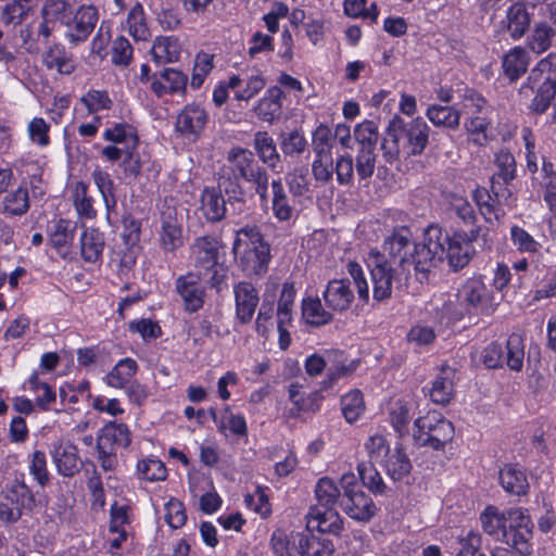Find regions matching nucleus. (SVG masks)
<instances>
[{"mask_svg":"<svg viewBox=\"0 0 556 556\" xmlns=\"http://www.w3.org/2000/svg\"><path fill=\"white\" fill-rule=\"evenodd\" d=\"M446 241L447 233L437 224L427 227L422 244L414 243L412 233L406 228L395 231L384 241V253L369 255L374 299L378 302L389 299L393 281L406 282L412 266L420 282L427 279L431 269L443 262Z\"/></svg>","mask_w":556,"mask_h":556,"instance_id":"1","label":"nucleus"},{"mask_svg":"<svg viewBox=\"0 0 556 556\" xmlns=\"http://www.w3.org/2000/svg\"><path fill=\"white\" fill-rule=\"evenodd\" d=\"M430 128L421 117L405 121L395 115L388 125L387 138L380 143L382 156L392 164L399 159L401 147L408 155H420L429 141Z\"/></svg>","mask_w":556,"mask_h":556,"instance_id":"2","label":"nucleus"},{"mask_svg":"<svg viewBox=\"0 0 556 556\" xmlns=\"http://www.w3.org/2000/svg\"><path fill=\"white\" fill-rule=\"evenodd\" d=\"M232 253L247 276L261 277L267 273L271 258L270 245L256 226H245L236 231Z\"/></svg>","mask_w":556,"mask_h":556,"instance_id":"3","label":"nucleus"},{"mask_svg":"<svg viewBox=\"0 0 556 556\" xmlns=\"http://www.w3.org/2000/svg\"><path fill=\"white\" fill-rule=\"evenodd\" d=\"M341 488L328 477L320 478L316 484L315 493L318 506L309 511V516L318 521L317 528L324 533L338 534L342 530V520L333 506L342 496Z\"/></svg>","mask_w":556,"mask_h":556,"instance_id":"4","label":"nucleus"},{"mask_svg":"<svg viewBox=\"0 0 556 556\" xmlns=\"http://www.w3.org/2000/svg\"><path fill=\"white\" fill-rule=\"evenodd\" d=\"M36 506L35 494L23 476L7 483L0 493V519L5 522H15L23 515H31Z\"/></svg>","mask_w":556,"mask_h":556,"instance_id":"5","label":"nucleus"},{"mask_svg":"<svg viewBox=\"0 0 556 556\" xmlns=\"http://www.w3.org/2000/svg\"><path fill=\"white\" fill-rule=\"evenodd\" d=\"M413 438L418 446L443 451L455 434L453 424L437 412L428 413L415 420Z\"/></svg>","mask_w":556,"mask_h":556,"instance_id":"6","label":"nucleus"},{"mask_svg":"<svg viewBox=\"0 0 556 556\" xmlns=\"http://www.w3.org/2000/svg\"><path fill=\"white\" fill-rule=\"evenodd\" d=\"M339 483L342 490L340 507L350 518L368 522L376 515L377 506L359 486L358 478L353 472H346Z\"/></svg>","mask_w":556,"mask_h":556,"instance_id":"7","label":"nucleus"},{"mask_svg":"<svg viewBox=\"0 0 556 556\" xmlns=\"http://www.w3.org/2000/svg\"><path fill=\"white\" fill-rule=\"evenodd\" d=\"M548 61L541 60L520 88V93L525 97H530L535 91L531 110L539 114L548 109L556 96V79L551 76Z\"/></svg>","mask_w":556,"mask_h":556,"instance_id":"8","label":"nucleus"},{"mask_svg":"<svg viewBox=\"0 0 556 556\" xmlns=\"http://www.w3.org/2000/svg\"><path fill=\"white\" fill-rule=\"evenodd\" d=\"M377 154L372 150H359L355 159L345 153L336 161L334 172L337 181L342 186H352L356 173L359 181L372 177L376 168Z\"/></svg>","mask_w":556,"mask_h":556,"instance_id":"9","label":"nucleus"},{"mask_svg":"<svg viewBox=\"0 0 556 556\" xmlns=\"http://www.w3.org/2000/svg\"><path fill=\"white\" fill-rule=\"evenodd\" d=\"M480 231V227H473L468 232L456 231L452 237L447 235L444 258H447L448 265L454 271H458L469 264L476 253L472 243L479 238Z\"/></svg>","mask_w":556,"mask_h":556,"instance_id":"10","label":"nucleus"},{"mask_svg":"<svg viewBox=\"0 0 556 556\" xmlns=\"http://www.w3.org/2000/svg\"><path fill=\"white\" fill-rule=\"evenodd\" d=\"M99 21L98 8L81 4L65 20V37L72 45L87 40Z\"/></svg>","mask_w":556,"mask_h":556,"instance_id":"11","label":"nucleus"},{"mask_svg":"<svg viewBox=\"0 0 556 556\" xmlns=\"http://www.w3.org/2000/svg\"><path fill=\"white\" fill-rule=\"evenodd\" d=\"M227 165L220 173L235 177L239 181L242 179L247 182L254 180L266 169L255 160L254 153L250 150L235 147L227 152Z\"/></svg>","mask_w":556,"mask_h":556,"instance_id":"12","label":"nucleus"},{"mask_svg":"<svg viewBox=\"0 0 556 556\" xmlns=\"http://www.w3.org/2000/svg\"><path fill=\"white\" fill-rule=\"evenodd\" d=\"M507 525V545L521 554L528 552V541L532 536L533 523L527 509L521 507L505 509Z\"/></svg>","mask_w":556,"mask_h":556,"instance_id":"13","label":"nucleus"},{"mask_svg":"<svg viewBox=\"0 0 556 556\" xmlns=\"http://www.w3.org/2000/svg\"><path fill=\"white\" fill-rule=\"evenodd\" d=\"M207 123V113L199 104L186 105L177 115L175 129L180 136L195 141Z\"/></svg>","mask_w":556,"mask_h":556,"instance_id":"14","label":"nucleus"},{"mask_svg":"<svg viewBox=\"0 0 556 556\" xmlns=\"http://www.w3.org/2000/svg\"><path fill=\"white\" fill-rule=\"evenodd\" d=\"M175 287L184 301L186 311L194 313L203 306L205 290L201 285L200 274L188 273L179 276L176 279Z\"/></svg>","mask_w":556,"mask_h":556,"instance_id":"15","label":"nucleus"},{"mask_svg":"<svg viewBox=\"0 0 556 556\" xmlns=\"http://www.w3.org/2000/svg\"><path fill=\"white\" fill-rule=\"evenodd\" d=\"M291 547L300 556H332L333 544L328 540H319L307 532L291 531L287 533Z\"/></svg>","mask_w":556,"mask_h":556,"instance_id":"16","label":"nucleus"},{"mask_svg":"<svg viewBox=\"0 0 556 556\" xmlns=\"http://www.w3.org/2000/svg\"><path fill=\"white\" fill-rule=\"evenodd\" d=\"M233 294L236 301V318L240 324H249L260 303V296L256 288L247 281L235 285Z\"/></svg>","mask_w":556,"mask_h":556,"instance_id":"17","label":"nucleus"},{"mask_svg":"<svg viewBox=\"0 0 556 556\" xmlns=\"http://www.w3.org/2000/svg\"><path fill=\"white\" fill-rule=\"evenodd\" d=\"M217 189L226 199L229 215L237 216L245 211V191L238 179L219 172Z\"/></svg>","mask_w":556,"mask_h":556,"instance_id":"18","label":"nucleus"},{"mask_svg":"<svg viewBox=\"0 0 556 556\" xmlns=\"http://www.w3.org/2000/svg\"><path fill=\"white\" fill-rule=\"evenodd\" d=\"M323 296L326 305L336 312L349 309L354 300V293L349 279H333L329 281Z\"/></svg>","mask_w":556,"mask_h":556,"instance_id":"19","label":"nucleus"},{"mask_svg":"<svg viewBox=\"0 0 556 556\" xmlns=\"http://www.w3.org/2000/svg\"><path fill=\"white\" fill-rule=\"evenodd\" d=\"M161 247L166 252H173L182 245V229L174 208H168L161 216Z\"/></svg>","mask_w":556,"mask_h":556,"instance_id":"20","label":"nucleus"},{"mask_svg":"<svg viewBox=\"0 0 556 556\" xmlns=\"http://www.w3.org/2000/svg\"><path fill=\"white\" fill-rule=\"evenodd\" d=\"M131 442L130 431L125 424L116 421L108 422L100 431L97 439V448H126Z\"/></svg>","mask_w":556,"mask_h":556,"instance_id":"21","label":"nucleus"},{"mask_svg":"<svg viewBox=\"0 0 556 556\" xmlns=\"http://www.w3.org/2000/svg\"><path fill=\"white\" fill-rule=\"evenodd\" d=\"M480 522L483 531L497 541L507 544V525L505 510L489 505L480 514Z\"/></svg>","mask_w":556,"mask_h":556,"instance_id":"22","label":"nucleus"},{"mask_svg":"<svg viewBox=\"0 0 556 556\" xmlns=\"http://www.w3.org/2000/svg\"><path fill=\"white\" fill-rule=\"evenodd\" d=\"M75 224L71 220L60 218L48 228L50 244L58 253L65 257L75 236Z\"/></svg>","mask_w":556,"mask_h":556,"instance_id":"23","label":"nucleus"},{"mask_svg":"<svg viewBox=\"0 0 556 556\" xmlns=\"http://www.w3.org/2000/svg\"><path fill=\"white\" fill-rule=\"evenodd\" d=\"M201 211L205 218L212 223L223 220L229 214L226 199L215 188H205L201 195Z\"/></svg>","mask_w":556,"mask_h":556,"instance_id":"24","label":"nucleus"},{"mask_svg":"<svg viewBox=\"0 0 556 556\" xmlns=\"http://www.w3.org/2000/svg\"><path fill=\"white\" fill-rule=\"evenodd\" d=\"M506 29L514 40L520 39L529 29L531 14L523 2H514L506 11Z\"/></svg>","mask_w":556,"mask_h":556,"instance_id":"25","label":"nucleus"},{"mask_svg":"<svg viewBox=\"0 0 556 556\" xmlns=\"http://www.w3.org/2000/svg\"><path fill=\"white\" fill-rule=\"evenodd\" d=\"M53 460L60 475L73 477L80 469L77 447L73 444H59L53 451Z\"/></svg>","mask_w":556,"mask_h":556,"instance_id":"26","label":"nucleus"},{"mask_svg":"<svg viewBox=\"0 0 556 556\" xmlns=\"http://www.w3.org/2000/svg\"><path fill=\"white\" fill-rule=\"evenodd\" d=\"M530 56L522 47H514L502 58V67L510 81L518 80L528 70Z\"/></svg>","mask_w":556,"mask_h":556,"instance_id":"27","label":"nucleus"},{"mask_svg":"<svg viewBox=\"0 0 556 556\" xmlns=\"http://www.w3.org/2000/svg\"><path fill=\"white\" fill-rule=\"evenodd\" d=\"M80 255L87 263L101 260L104 250V236L97 228H86L80 235Z\"/></svg>","mask_w":556,"mask_h":556,"instance_id":"28","label":"nucleus"},{"mask_svg":"<svg viewBox=\"0 0 556 556\" xmlns=\"http://www.w3.org/2000/svg\"><path fill=\"white\" fill-rule=\"evenodd\" d=\"M219 242L211 236L200 237L193 245L195 266L213 269L217 265Z\"/></svg>","mask_w":556,"mask_h":556,"instance_id":"29","label":"nucleus"},{"mask_svg":"<svg viewBox=\"0 0 556 556\" xmlns=\"http://www.w3.org/2000/svg\"><path fill=\"white\" fill-rule=\"evenodd\" d=\"M500 482L506 492L515 495H523L529 489L526 472L517 465L504 466L500 470Z\"/></svg>","mask_w":556,"mask_h":556,"instance_id":"30","label":"nucleus"},{"mask_svg":"<svg viewBox=\"0 0 556 556\" xmlns=\"http://www.w3.org/2000/svg\"><path fill=\"white\" fill-rule=\"evenodd\" d=\"M463 302L477 312H486L489 302V291L480 279H469L462 290Z\"/></svg>","mask_w":556,"mask_h":556,"instance_id":"31","label":"nucleus"},{"mask_svg":"<svg viewBox=\"0 0 556 556\" xmlns=\"http://www.w3.org/2000/svg\"><path fill=\"white\" fill-rule=\"evenodd\" d=\"M253 147L260 160L270 167L276 169L280 164L281 157L277 151L276 143L273 137L267 131H256L254 134Z\"/></svg>","mask_w":556,"mask_h":556,"instance_id":"32","label":"nucleus"},{"mask_svg":"<svg viewBox=\"0 0 556 556\" xmlns=\"http://www.w3.org/2000/svg\"><path fill=\"white\" fill-rule=\"evenodd\" d=\"M454 370L450 367H443L441 374L432 382L430 389V399L439 405H446L454 394Z\"/></svg>","mask_w":556,"mask_h":556,"instance_id":"33","label":"nucleus"},{"mask_svg":"<svg viewBox=\"0 0 556 556\" xmlns=\"http://www.w3.org/2000/svg\"><path fill=\"white\" fill-rule=\"evenodd\" d=\"M482 536L479 532L463 531L452 543L451 548L456 556H486L481 551Z\"/></svg>","mask_w":556,"mask_h":556,"instance_id":"34","label":"nucleus"},{"mask_svg":"<svg viewBox=\"0 0 556 556\" xmlns=\"http://www.w3.org/2000/svg\"><path fill=\"white\" fill-rule=\"evenodd\" d=\"M151 54L156 64L178 61L180 55L178 39L174 37H157L151 48Z\"/></svg>","mask_w":556,"mask_h":556,"instance_id":"35","label":"nucleus"},{"mask_svg":"<svg viewBox=\"0 0 556 556\" xmlns=\"http://www.w3.org/2000/svg\"><path fill=\"white\" fill-rule=\"evenodd\" d=\"M42 61L48 68H55L60 74L70 75L75 70L73 56L58 45L43 53Z\"/></svg>","mask_w":556,"mask_h":556,"instance_id":"36","label":"nucleus"},{"mask_svg":"<svg viewBox=\"0 0 556 556\" xmlns=\"http://www.w3.org/2000/svg\"><path fill=\"white\" fill-rule=\"evenodd\" d=\"M426 115L438 127L456 129L459 126L460 112L453 106L430 105Z\"/></svg>","mask_w":556,"mask_h":556,"instance_id":"37","label":"nucleus"},{"mask_svg":"<svg viewBox=\"0 0 556 556\" xmlns=\"http://www.w3.org/2000/svg\"><path fill=\"white\" fill-rule=\"evenodd\" d=\"M29 205L28 189L20 186L16 190L7 193L2 202V212L10 216H22L28 212Z\"/></svg>","mask_w":556,"mask_h":556,"instance_id":"38","label":"nucleus"},{"mask_svg":"<svg viewBox=\"0 0 556 556\" xmlns=\"http://www.w3.org/2000/svg\"><path fill=\"white\" fill-rule=\"evenodd\" d=\"M302 315L307 324L320 327L332 320V314L326 311L318 298H307L302 302Z\"/></svg>","mask_w":556,"mask_h":556,"instance_id":"39","label":"nucleus"},{"mask_svg":"<svg viewBox=\"0 0 556 556\" xmlns=\"http://www.w3.org/2000/svg\"><path fill=\"white\" fill-rule=\"evenodd\" d=\"M383 463L387 473L394 481L402 480L412 470V463L402 446H396L394 452Z\"/></svg>","mask_w":556,"mask_h":556,"instance_id":"40","label":"nucleus"},{"mask_svg":"<svg viewBox=\"0 0 556 556\" xmlns=\"http://www.w3.org/2000/svg\"><path fill=\"white\" fill-rule=\"evenodd\" d=\"M138 365L132 358L121 359L114 368L108 374L106 382L113 388H125L130 382L132 376L137 372Z\"/></svg>","mask_w":556,"mask_h":556,"instance_id":"41","label":"nucleus"},{"mask_svg":"<svg viewBox=\"0 0 556 556\" xmlns=\"http://www.w3.org/2000/svg\"><path fill=\"white\" fill-rule=\"evenodd\" d=\"M208 413L216 422L220 432H225L226 429H229L233 434L239 437L247 434V422L244 417L240 415H233L229 407H226L222 412L220 418H218L214 408H211Z\"/></svg>","mask_w":556,"mask_h":556,"instance_id":"42","label":"nucleus"},{"mask_svg":"<svg viewBox=\"0 0 556 556\" xmlns=\"http://www.w3.org/2000/svg\"><path fill=\"white\" fill-rule=\"evenodd\" d=\"M554 36V28L546 22H541L534 25L527 45L534 53L541 54L551 48Z\"/></svg>","mask_w":556,"mask_h":556,"instance_id":"43","label":"nucleus"},{"mask_svg":"<svg viewBox=\"0 0 556 556\" xmlns=\"http://www.w3.org/2000/svg\"><path fill=\"white\" fill-rule=\"evenodd\" d=\"M273 189V213L276 218L281 222L289 220L293 214V207L289 203L288 195L285 191L280 179L271 181Z\"/></svg>","mask_w":556,"mask_h":556,"instance_id":"44","label":"nucleus"},{"mask_svg":"<svg viewBox=\"0 0 556 556\" xmlns=\"http://www.w3.org/2000/svg\"><path fill=\"white\" fill-rule=\"evenodd\" d=\"M31 10V0H12L5 4L0 13V21L4 25L22 24Z\"/></svg>","mask_w":556,"mask_h":556,"instance_id":"45","label":"nucleus"},{"mask_svg":"<svg viewBox=\"0 0 556 556\" xmlns=\"http://www.w3.org/2000/svg\"><path fill=\"white\" fill-rule=\"evenodd\" d=\"M505 363L515 371H520L523 366L525 344L523 338L518 333H511L506 342Z\"/></svg>","mask_w":556,"mask_h":556,"instance_id":"46","label":"nucleus"},{"mask_svg":"<svg viewBox=\"0 0 556 556\" xmlns=\"http://www.w3.org/2000/svg\"><path fill=\"white\" fill-rule=\"evenodd\" d=\"M127 25L129 34L134 37L135 40L146 41L150 38L151 34L146 22V16L141 3H136V5H134L129 11L127 16Z\"/></svg>","mask_w":556,"mask_h":556,"instance_id":"47","label":"nucleus"},{"mask_svg":"<svg viewBox=\"0 0 556 556\" xmlns=\"http://www.w3.org/2000/svg\"><path fill=\"white\" fill-rule=\"evenodd\" d=\"M354 138L359 150L376 151L379 140L378 127L372 121H364L354 128Z\"/></svg>","mask_w":556,"mask_h":556,"instance_id":"48","label":"nucleus"},{"mask_svg":"<svg viewBox=\"0 0 556 556\" xmlns=\"http://www.w3.org/2000/svg\"><path fill=\"white\" fill-rule=\"evenodd\" d=\"M73 201L79 217L93 219L97 216V211L93 207V199L88 194V187L85 182H76Z\"/></svg>","mask_w":556,"mask_h":556,"instance_id":"49","label":"nucleus"},{"mask_svg":"<svg viewBox=\"0 0 556 556\" xmlns=\"http://www.w3.org/2000/svg\"><path fill=\"white\" fill-rule=\"evenodd\" d=\"M473 200L486 222H492L493 219L498 220L500 217L504 215L503 210L495 204L496 200L492 198L489 190L484 188L476 189L473 192Z\"/></svg>","mask_w":556,"mask_h":556,"instance_id":"50","label":"nucleus"},{"mask_svg":"<svg viewBox=\"0 0 556 556\" xmlns=\"http://www.w3.org/2000/svg\"><path fill=\"white\" fill-rule=\"evenodd\" d=\"M341 409L348 422H354L365 409L363 394L354 390L343 395L341 399Z\"/></svg>","mask_w":556,"mask_h":556,"instance_id":"51","label":"nucleus"},{"mask_svg":"<svg viewBox=\"0 0 556 556\" xmlns=\"http://www.w3.org/2000/svg\"><path fill=\"white\" fill-rule=\"evenodd\" d=\"M357 471L364 486L375 494L383 493L386 484L375 468V463H361L357 466Z\"/></svg>","mask_w":556,"mask_h":556,"instance_id":"52","label":"nucleus"},{"mask_svg":"<svg viewBox=\"0 0 556 556\" xmlns=\"http://www.w3.org/2000/svg\"><path fill=\"white\" fill-rule=\"evenodd\" d=\"M295 298V289L292 282H285L277 308V324H289L292 319V306Z\"/></svg>","mask_w":556,"mask_h":556,"instance_id":"53","label":"nucleus"},{"mask_svg":"<svg viewBox=\"0 0 556 556\" xmlns=\"http://www.w3.org/2000/svg\"><path fill=\"white\" fill-rule=\"evenodd\" d=\"M73 13L70 0H46L41 8V16L49 17L52 22L59 21L65 26V20Z\"/></svg>","mask_w":556,"mask_h":556,"instance_id":"54","label":"nucleus"},{"mask_svg":"<svg viewBox=\"0 0 556 556\" xmlns=\"http://www.w3.org/2000/svg\"><path fill=\"white\" fill-rule=\"evenodd\" d=\"M490 126V121L484 113L472 114L470 118L465 122V128L469 135L472 136V141L477 146H484L488 141L486 130Z\"/></svg>","mask_w":556,"mask_h":556,"instance_id":"55","label":"nucleus"},{"mask_svg":"<svg viewBox=\"0 0 556 556\" xmlns=\"http://www.w3.org/2000/svg\"><path fill=\"white\" fill-rule=\"evenodd\" d=\"M305 138L296 130L280 135V148L286 156L302 154L306 149Z\"/></svg>","mask_w":556,"mask_h":556,"instance_id":"56","label":"nucleus"},{"mask_svg":"<svg viewBox=\"0 0 556 556\" xmlns=\"http://www.w3.org/2000/svg\"><path fill=\"white\" fill-rule=\"evenodd\" d=\"M365 447L369 457V463L382 464L390 452V446L384 437L374 434L368 438Z\"/></svg>","mask_w":556,"mask_h":556,"instance_id":"57","label":"nucleus"},{"mask_svg":"<svg viewBox=\"0 0 556 556\" xmlns=\"http://www.w3.org/2000/svg\"><path fill=\"white\" fill-rule=\"evenodd\" d=\"M495 164L498 168L496 175L504 184L510 182L516 177V161L507 150H501L495 155Z\"/></svg>","mask_w":556,"mask_h":556,"instance_id":"58","label":"nucleus"},{"mask_svg":"<svg viewBox=\"0 0 556 556\" xmlns=\"http://www.w3.org/2000/svg\"><path fill=\"white\" fill-rule=\"evenodd\" d=\"M138 472L142 479L148 481H159L166 478V468L159 459H143L137 465Z\"/></svg>","mask_w":556,"mask_h":556,"instance_id":"59","label":"nucleus"},{"mask_svg":"<svg viewBox=\"0 0 556 556\" xmlns=\"http://www.w3.org/2000/svg\"><path fill=\"white\" fill-rule=\"evenodd\" d=\"M332 141L331 129L326 125H319L313 134V149L318 157L330 153Z\"/></svg>","mask_w":556,"mask_h":556,"instance_id":"60","label":"nucleus"},{"mask_svg":"<svg viewBox=\"0 0 556 556\" xmlns=\"http://www.w3.org/2000/svg\"><path fill=\"white\" fill-rule=\"evenodd\" d=\"M132 60V47L124 36L117 37L112 46V62L115 65L127 66Z\"/></svg>","mask_w":556,"mask_h":556,"instance_id":"61","label":"nucleus"},{"mask_svg":"<svg viewBox=\"0 0 556 556\" xmlns=\"http://www.w3.org/2000/svg\"><path fill=\"white\" fill-rule=\"evenodd\" d=\"M131 146L126 147L125 157L123 159L124 170L127 175L138 177L141 173V159L136 151L138 137H131Z\"/></svg>","mask_w":556,"mask_h":556,"instance_id":"62","label":"nucleus"},{"mask_svg":"<svg viewBox=\"0 0 556 556\" xmlns=\"http://www.w3.org/2000/svg\"><path fill=\"white\" fill-rule=\"evenodd\" d=\"M81 102L90 113L111 108L112 101L106 91L90 90L83 98Z\"/></svg>","mask_w":556,"mask_h":556,"instance_id":"63","label":"nucleus"},{"mask_svg":"<svg viewBox=\"0 0 556 556\" xmlns=\"http://www.w3.org/2000/svg\"><path fill=\"white\" fill-rule=\"evenodd\" d=\"M269 546L271 556H295V552L287 539V532L283 530L278 529L273 532Z\"/></svg>","mask_w":556,"mask_h":556,"instance_id":"64","label":"nucleus"}]
</instances>
